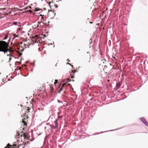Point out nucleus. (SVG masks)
<instances>
[{
	"mask_svg": "<svg viewBox=\"0 0 148 148\" xmlns=\"http://www.w3.org/2000/svg\"><path fill=\"white\" fill-rule=\"evenodd\" d=\"M8 44L5 41H0V51L3 52L6 54L8 51Z\"/></svg>",
	"mask_w": 148,
	"mask_h": 148,
	"instance_id": "obj_1",
	"label": "nucleus"
},
{
	"mask_svg": "<svg viewBox=\"0 0 148 148\" xmlns=\"http://www.w3.org/2000/svg\"><path fill=\"white\" fill-rule=\"evenodd\" d=\"M21 137H23L24 139L27 140L28 139L29 137V135L28 134L25 133H23V132H21Z\"/></svg>",
	"mask_w": 148,
	"mask_h": 148,
	"instance_id": "obj_2",
	"label": "nucleus"
},
{
	"mask_svg": "<svg viewBox=\"0 0 148 148\" xmlns=\"http://www.w3.org/2000/svg\"><path fill=\"white\" fill-rule=\"evenodd\" d=\"M140 120L144 123L146 126H148V123L146 121L144 118H141Z\"/></svg>",
	"mask_w": 148,
	"mask_h": 148,
	"instance_id": "obj_3",
	"label": "nucleus"
},
{
	"mask_svg": "<svg viewBox=\"0 0 148 148\" xmlns=\"http://www.w3.org/2000/svg\"><path fill=\"white\" fill-rule=\"evenodd\" d=\"M8 51L9 53L10 54H7V55L8 56H9V62H10L12 58L13 57V56L12 55H11L10 54V51H9V49H8V51Z\"/></svg>",
	"mask_w": 148,
	"mask_h": 148,
	"instance_id": "obj_4",
	"label": "nucleus"
},
{
	"mask_svg": "<svg viewBox=\"0 0 148 148\" xmlns=\"http://www.w3.org/2000/svg\"><path fill=\"white\" fill-rule=\"evenodd\" d=\"M22 123H23V125L24 127H25V126L26 127L27 126L26 123L25 121L24 120H22Z\"/></svg>",
	"mask_w": 148,
	"mask_h": 148,
	"instance_id": "obj_5",
	"label": "nucleus"
},
{
	"mask_svg": "<svg viewBox=\"0 0 148 148\" xmlns=\"http://www.w3.org/2000/svg\"><path fill=\"white\" fill-rule=\"evenodd\" d=\"M58 120V119H57L54 122L55 124V126H56V127H57L58 125V122H57Z\"/></svg>",
	"mask_w": 148,
	"mask_h": 148,
	"instance_id": "obj_6",
	"label": "nucleus"
},
{
	"mask_svg": "<svg viewBox=\"0 0 148 148\" xmlns=\"http://www.w3.org/2000/svg\"><path fill=\"white\" fill-rule=\"evenodd\" d=\"M116 86L118 88H119L120 86H121V84L120 83H118L116 84Z\"/></svg>",
	"mask_w": 148,
	"mask_h": 148,
	"instance_id": "obj_7",
	"label": "nucleus"
},
{
	"mask_svg": "<svg viewBox=\"0 0 148 148\" xmlns=\"http://www.w3.org/2000/svg\"><path fill=\"white\" fill-rule=\"evenodd\" d=\"M66 85V84H65V83H64V84H62V88L60 89V90H61V91H62V88L64 87V86H65Z\"/></svg>",
	"mask_w": 148,
	"mask_h": 148,
	"instance_id": "obj_8",
	"label": "nucleus"
},
{
	"mask_svg": "<svg viewBox=\"0 0 148 148\" xmlns=\"http://www.w3.org/2000/svg\"><path fill=\"white\" fill-rule=\"evenodd\" d=\"M30 110V109L29 107H25V110Z\"/></svg>",
	"mask_w": 148,
	"mask_h": 148,
	"instance_id": "obj_9",
	"label": "nucleus"
},
{
	"mask_svg": "<svg viewBox=\"0 0 148 148\" xmlns=\"http://www.w3.org/2000/svg\"><path fill=\"white\" fill-rule=\"evenodd\" d=\"M13 36H14V38H13V39H14L16 37H18V36L16 35L15 34L13 35Z\"/></svg>",
	"mask_w": 148,
	"mask_h": 148,
	"instance_id": "obj_10",
	"label": "nucleus"
},
{
	"mask_svg": "<svg viewBox=\"0 0 148 148\" xmlns=\"http://www.w3.org/2000/svg\"><path fill=\"white\" fill-rule=\"evenodd\" d=\"M51 127L52 128H53V129H55L56 127H56V126H51Z\"/></svg>",
	"mask_w": 148,
	"mask_h": 148,
	"instance_id": "obj_11",
	"label": "nucleus"
},
{
	"mask_svg": "<svg viewBox=\"0 0 148 148\" xmlns=\"http://www.w3.org/2000/svg\"><path fill=\"white\" fill-rule=\"evenodd\" d=\"M31 9V7L30 6L27 7L25 9Z\"/></svg>",
	"mask_w": 148,
	"mask_h": 148,
	"instance_id": "obj_12",
	"label": "nucleus"
},
{
	"mask_svg": "<svg viewBox=\"0 0 148 148\" xmlns=\"http://www.w3.org/2000/svg\"><path fill=\"white\" fill-rule=\"evenodd\" d=\"M25 49L24 48H21V49L20 50V51H21V52H23L24 51Z\"/></svg>",
	"mask_w": 148,
	"mask_h": 148,
	"instance_id": "obj_13",
	"label": "nucleus"
},
{
	"mask_svg": "<svg viewBox=\"0 0 148 148\" xmlns=\"http://www.w3.org/2000/svg\"><path fill=\"white\" fill-rule=\"evenodd\" d=\"M58 101L59 103H62V101L61 100H58Z\"/></svg>",
	"mask_w": 148,
	"mask_h": 148,
	"instance_id": "obj_14",
	"label": "nucleus"
},
{
	"mask_svg": "<svg viewBox=\"0 0 148 148\" xmlns=\"http://www.w3.org/2000/svg\"><path fill=\"white\" fill-rule=\"evenodd\" d=\"M17 24V22H14L13 23V24L14 25H16Z\"/></svg>",
	"mask_w": 148,
	"mask_h": 148,
	"instance_id": "obj_15",
	"label": "nucleus"
},
{
	"mask_svg": "<svg viewBox=\"0 0 148 148\" xmlns=\"http://www.w3.org/2000/svg\"><path fill=\"white\" fill-rule=\"evenodd\" d=\"M66 82H70V81H71V80L70 79H67L66 80Z\"/></svg>",
	"mask_w": 148,
	"mask_h": 148,
	"instance_id": "obj_16",
	"label": "nucleus"
},
{
	"mask_svg": "<svg viewBox=\"0 0 148 148\" xmlns=\"http://www.w3.org/2000/svg\"><path fill=\"white\" fill-rule=\"evenodd\" d=\"M15 146H16L17 148H18V147H19V145H17V146L16 145H15Z\"/></svg>",
	"mask_w": 148,
	"mask_h": 148,
	"instance_id": "obj_17",
	"label": "nucleus"
},
{
	"mask_svg": "<svg viewBox=\"0 0 148 148\" xmlns=\"http://www.w3.org/2000/svg\"><path fill=\"white\" fill-rule=\"evenodd\" d=\"M67 64H70L71 66H72V67H73V65H71L70 63H69L68 62L67 63Z\"/></svg>",
	"mask_w": 148,
	"mask_h": 148,
	"instance_id": "obj_18",
	"label": "nucleus"
},
{
	"mask_svg": "<svg viewBox=\"0 0 148 148\" xmlns=\"http://www.w3.org/2000/svg\"><path fill=\"white\" fill-rule=\"evenodd\" d=\"M52 45V43H49V44H48V45Z\"/></svg>",
	"mask_w": 148,
	"mask_h": 148,
	"instance_id": "obj_19",
	"label": "nucleus"
},
{
	"mask_svg": "<svg viewBox=\"0 0 148 148\" xmlns=\"http://www.w3.org/2000/svg\"><path fill=\"white\" fill-rule=\"evenodd\" d=\"M61 117H62L61 116H58V118L59 119V118H61Z\"/></svg>",
	"mask_w": 148,
	"mask_h": 148,
	"instance_id": "obj_20",
	"label": "nucleus"
},
{
	"mask_svg": "<svg viewBox=\"0 0 148 148\" xmlns=\"http://www.w3.org/2000/svg\"><path fill=\"white\" fill-rule=\"evenodd\" d=\"M56 81H57L56 80H55V81H56V82H54V84H55H55L56 83Z\"/></svg>",
	"mask_w": 148,
	"mask_h": 148,
	"instance_id": "obj_21",
	"label": "nucleus"
},
{
	"mask_svg": "<svg viewBox=\"0 0 148 148\" xmlns=\"http://www.w3.org/2000/svg\"><path fill=\"white\" fill-rule=\"evenodd\" d=\"M7 38V36H5V39H6Z\"/></svg>",
	"mask_w": 148,
	"mask_h": 148,
	"instance_id": "obj_22",
	"label": "nucleus"
},
{
	"mask_svg": "<svg viewBox=\"0 0 148 148\" xmlns=\"http://www.w3.org/2000/svg\"><path fill=\"white\" fill-rule=\"evenodd\" d=\"M56 8H58V6L57 5H56Z\"/></svg>",
	"mask_w": 148,
	"mask_h": 148,
	"instance_id": "obj_23",
	"label": "nucleus"
},
{
	"mask_svg": "<svg viewBox=\"0 0 148 148\" xmlns=\"http://www.w3.org/2000/svg\"><path fill=\"white\" fill-rule=\"evenodd\" d=\"M43 18V17L42 16L41 17V18L42 19V18Z\"/></svg>",
	"mask_w": 148,
	"mask_h": 148,
	"instance_id": "obj_24",
	"label": "nucleus"
},
{
	"mask_svg": "<svg viewBox=\"0 0 148 148\" xmlns=\"http://www.w3.org/2000/svg\"><path fill=\"white\" fill-rule=\"evenodd\" d=\"M28 61H26V63H28Z\"/></svg>",
	"mask_w": 148,
	"mask_h": 148,
	"instance_id": "obj_25",
	"label": "nucleus"
},
{
	"mask_svg": "<svg viewBox=\"0 0 148 148\" xmlns=\"http://www.w3.org/2000/svg\"><path fill=\"white\" fill-rule=\"evenodd\" d=\"M113 58H114V59H115V57H114Z\"/></svg>",
	"mask_w": 148,
	"mask_h": 148,
	"instance_id": "obj_26",
	"label": "nucleus"
},
{
	"mask_svg": "<svg viewBox=\"0 0 148 148\" xmlns=\"http://www.w3.org/2000/svg\"><path fill=\"white\" fill-rule=\"evenodd\" d=\"M72 78H73V77L72 76Z\"/></svg>",
	"mask_w": 148,
	"mask_h": 148,
	"instance_id": "obj_27",
	"label": "nucleus"
},
{
	"mask_svg": "<svg viewBox=\"0 0 148 148\" xmlns=\"http://www.w3.org/2000/svg\"><path fill=\"white\" fill-rule=\"evenodd\" d=\"M22 53H21V55H22Z\"/></svg>",
	"mask_w": 148,
	"mask_h": 148,
	"instance_id": "obj_28",
	"label": "nucleus"
},
{
	"mask_svg": "<svg viewBox=\"0 0 148 148\" xmlns=\"http://www.w3.org/2000/svg\"><path fill=\"white\" fill-rule=\"evenodd\" d=\"M41 110H43L42 109H41Z\"/></svg>",
	"mask_w": 148,
	"mask_h": 148,
	"instance_id": "obj_29",
	"label": "nucleus"
},
{
	"mask_svg": "<svg viewBox=\"0 0 148 148\" xmlns=\"http://www.w3.org/2000/svg\"><path fill=\"white\" fill-rule=\"evenodd\" d=\"M42 23V22H40V23Z\"/></svg>",
	"mask_w": 148,
	"mask_h": 148,
	"instance_id": "obj_30",
	"label": "nucleus"
},
{
	"mask_svg": "<svg viewBox=\"0 0 148 148\" xmlns=\"http://www.w3.org/2000/svg\"><path fill=\"white\" fill-rule=\"evenodd\" d=\"M24 127L23 128V130H24Z\"/></svg>",
	"mask_w": 148,
	"mask_h": 148,
	"instance_id": "obj_31",
	"label": "nucleus"
},
{
	"mask_svg": "<svg viewBox=\"0 0 148 148\" xmlns=\"http://www.w3.org/2000/svg\"><path fill=\"white\" fill-rule=\"evenodd\" d=\"M16 148V147H14V148Z\"/></svg>",
	"mask_w": 148,
	"mask_h": 148,
	"instance_id": "obj_32",
	"label": "nucleus"
}]
</instances>
